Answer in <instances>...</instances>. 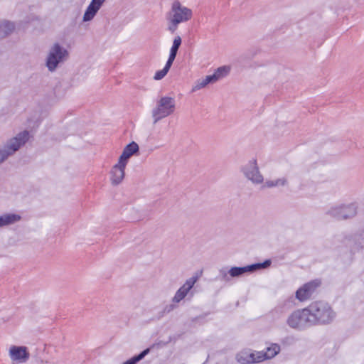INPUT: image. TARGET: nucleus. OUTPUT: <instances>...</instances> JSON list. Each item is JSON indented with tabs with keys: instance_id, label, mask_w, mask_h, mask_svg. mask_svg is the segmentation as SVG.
Segmentation results:
<instances>
[{
	"instance_id": "f257e3e1",
	"label": "nucleus",
	"mask_w": 364,
	"mask_h": 364,
	"mask_svg": "<svg viewBox=\"0 0 364 364\" xmlns=\"http://www.w3.org/2000/svg\"><path fill=\"white\" fill-rule=\"evenodd\" d=\"M306 308L313 326L328 324L336 316L331 307L324 301H314Z\"/></svg>"
},
{
	"instance_id": "f03ea898",
	"label": "nucleus",
	"mask_w": 364,
	"mask_h": 364,
	"mask_svg": "<svg viewBox=\"0 0 364 364\" xmlns=\"http://www.w3.org/2000/svg\"><path fill=\"white\" fill-rule=\"evenodd\" d=\"M271 264L269 259L265 260L262 263H255L245 267H233L228 271L225 269H221L219 271V277L220 280L224 282H229L231 277H237L247 272H253L257 269H264Z\"/></svg>"
},
{
	"instance_id": "7ed1b4c3",
	"label": "nucleus",
	"mask_w": 364,
	"mask_h": 364,
	"mask_svg": "<svg viewBox=\"0 0 364 364\" xmlns=\"http://www.w3.org/2000/svg\"><path fill=\"white\" fill-rule=\"evenodd\" d=\"M280 351V346L278 344H272L267 348L265 352H244L237 355L238 361L242 363H250L263 361L265 359H270L274 357Z\"/></svg>"
},
{
	"instance_id": "20e7f679",
	"label": "nucleus",
	"mask_w": 364,
	"mask_h": 364,
	"mask_svg": "<svg viewBox=\"0 0 364 364\" xmlns=\"http://www.w3.org/2000/svg\"><path fill=\"white\" fill-rule=\"evenodd\" d=\"M176 109V100L173 97L164 96L156 102V106L151 112L154 124L171 115Z\"/></svg>"
},
{
	"instance_id": "39448f33",
	"label": "nucleus",
	"mask_w": 364,
	"mask_h": 364,
	"mask_svg": "<svg viewBox=\"0 0 364 364\" xmlns=\"http://www.w3.org/2000/svg\"><path fill=\"white\" fill-rule=\"evenodd\" d=\"M68 51L58 43H54L48 53L46 65L50 72L56 70L60 63H63L68 58Z\"/></svg>"
},
{
	"instance_id": "423d86ee",
	"label": "nucleus",
	"mask_w": 364,
	"mask_h": 364,
	"mask_svg": "<svg viewBox=\"0 0 364 364\" xmlns=\"http://www.w3.org/2000/svg\"><path fill=\"white\" fill-rule=\"evenodd\" d=\"M29 132L23 131L11 139L6 145L0 148V164L13 155L20 147L28 140Z\"/></svg>"
},
{
	"instance_id": "0eeeda50",
	"label": "nucleus",
	"mask_w": 364,
	"mask_h": 364,
	"mask_svg": "<svg viewBox=\"0 0 364 364\" xmlns=\"http://www.w3.org/2000/svg\"><path fill=\"white\" fill-rule=\"evenodd\" d=\"M287 323L290 328L299 330L313 326L307 308L292 312L287 318Z\"/></svg>"
},
{
	"instance_id": "6e6552de",
	"label": "nucleus",
	"mask_w": 364,
	"mask_h": 364,
	"mask_svg": "<svg viewBox=\"0 0 364 364\" xmlns=\"http://www.w3.org/2000/svg\"><path fill=\"white\" fill-rule=\"evenodd\" d=\"M167 17L173 20L176 23H183L188 21L192 17V11L185 6H183L179 1H174L171 9L166 15Z\"/></svg>"
},
{
	"instance_id": "1a4fd4ad",
	"label": "nucleus",
	"mask_w": 364,
	"mask_h": 364,
	"mask_svg": "<svg viewBox=\"0 0 364 364\" xmlns=\"http://www.w3.org/2000/svg\"><path fill=\"white\" fill-rule=\"evenodd\" d=\"M242 171L245 177L255 184H260L264 181L263 176L259 172L257 160L255 159L250 160L242 166Z\"/></svg>"
},
{
	"instance_id": "9d476101",
	"label": "nucleus",
	"mask_w": 364,
	"mask_h": 364,
	"mask_svg": "<svg viewBox=\"0 0 364 364\" xmlns=\"http://www.w3.org/2000/svg\"><path fill=\"white\" fill-rule=\"evenodd\" d=\"M328 213L338 220L350 218L356 215L357 207L355 204L333 207L329 210Z\"/></svg>"
},
{
	"instance_id": "9b49d317",
	"label": "nucleus",
	"mask_w": 364,
	"mask_h": 364,
	"mask_svg": "<svg viewBox=\"0 0 364 364\" xmlns=\"http://www.w3.org/2000/svg\"><path fill=\"white\" fill-rule=\"evenodd\" d=\"M320 284L321 282L318 280H313L304 284L296 291V298L300 301L309 299Z\"/></svg>"
},
{
	"instance_id": "f8f14e48",
	"label": "nucleus",
	"mask_w": 364,
	"mask_h": 364,
	"mask_svg": "<svg viewBox=\"0 0 364 364\" xmlns=\"http://www.w3.org/2000/svg\"><path fill=\"white\" fill-rule=\"evenodd\" d=\"M9 355L11 360L18 363H25L29 358L30 354L26 346H11Z\"/></svg>"
},
{
	"instance_id": "ddd939ff",
	"label": "nucleus",
	"mask_w": 364,
	"mask_h": 364,
	"mask_svg": "<svg viewBox=\"0 0 364 364\" xmlns=\"http://www.w3.org/2000/svg\"><path fill=\"white\" fill-rule=\"evenodd\" d=\"M198 280L197 277H192L188 279L186 282L177 290L172 299L173 303H179L182 301L193 287Z\"/></svg>"
},
{
	"instance_id": "4468645a",
	"label": "nucleus",
	"mask_w": 364,
	"mask_h": 364,
	"mask_svg": "<svg viewBox=\"0 0 364 364\" xmlns=\"http://www.w3.org/2000/svg\"><path fill=\"white\" fill-rule=\"evenodd\" d=\"M127 164L118 161V163L115 164L110 171V180L112 184L119 185L124 178V169Z\"/></svg>"
},
{
	"instance_id": "2eb2a0df",
	"label": "nucleus",
	"mask_w": 364,
	"mask_h": 364,
	"mask_svg": "<svg viewBox=\"0 0 364 364\" xmlns=\"http://www.w3.org/2000/svg\"><path fill=\"white\" fill-rule=\"evenodd\" d=\"M139 150V146L138 144L132 141L127 144L123 151L121 156H119V161L121 162H123L126 164H127L128 159L136 151Z\"/></svg>"
},
{
	"instance_id": "dca6fc26",
	"label": "nucleus",
	"mask_w": 364,
	"mask_h": 364,
	"mask_svg": "<svg viewBox=\"0 0 364 364\" xmlns=\"http://www.w3.org/2000/svg\"><path fill=\"white\" fill-rule=\"evenodd\" d=\"M101 6L102 4H100V3H98L96 0H92L85 10L83 16V21H91L95 17Z\"/></svg>"
},
{
	"instance_id": "f3484780",
	"label": "nucleus",
	"mask_w": 364,
	"mask_h": 364,
	"mask_svg": "<svg viewBox=\"0 0 364 364\" xmlns=\"http://www.w3.org/2000/svg\"><path fill=\"white\" fill-rule=\"evenodd\" d=\"M21 219V215L16 213H6L0 215V228L14 224Z\"/></svg>"
},
{
	"instance_id": "a211bd4d",
	"label": "nucleus",
	"mask_w": 364,
	"mask_h": 364,
	"mask_svg": "<svg viewBox=\"0 0 364 364\" xmlns=\"http://www.w3.org/2000/svg\"><path fill=\"white\" fill-rule=\"evenodd\" d=\"M181 38L179 36L174 38L172 46L170 49L169 56L167 60V62H169L171 64H173V62L176 57L178 50L181 45Z\"/></svg>"
},
{
	"instance_id": "6ab92c4d",
	"label": "nucleus",
	"mask_w": 364,
	"mask_h": 364,
	"mask_svg": "<svg viewBox=\"0 0 364 364\" xmlns=\"http://www.w3.org/2000/svg\"><path fill=\"white\" fill-rule=\"evenodd\" d=\"M14 29L15 26L14 23L7 21L0 22V38L9 36Z\"/></svg>"
},
{
	"instance_id": "aec40b11",
	"label": "nucleus",
	"mask_w": 364,
	"mask_h": 364,
	"mask_svg": "<svg viewBox=\"0 0 364 364\" xmlns=\"http://www.w3.org/2000/svg\"><path fill=\"white\" fill-rule=\"evenodd\" d=\"M215 77L213 76V75H207L205 78L199 80L196 82V85L193 86L192 90L195 92L196 90H199L210 83L215 82Z\"/></svg>"
},
{
	"instance_id": "412c9836",
	"label": "nucleus",
	"mask_w": 364,
	"mask_h": 364,
	"mask_svg": "<svg viewBox=\"0 0 364 364\" xmlns=\"http://www.w3.org/2000/svg\"><path fill=\"white\" fill-rule=\"evenodd\" d=\"M287 183L286 178H277L275 180H267L263 185L264 188H273L277 186H284Z\"/></svg>"
},
{
	"instance_id": "4be33fe9",
	"label": "nucleus",
	"mask_w": 364,
	"mask_h": 364,
	"mask_svg": "<svg viewBox=\"0 0 364 364\" xmlns=\"http://www.w3.org/2000/svg\"><path fill=\"white\" fill-rule=\"evenodd\" d=\"M230 68L228 66H221L216 69L213 74L215 76V81L217 82L220 79L227 76L230 73Z\"/></svg>"
},
{
	"instance_id": "5701e85b",
	"label": "nucleus",
	"mask_w": 364,
	"mask_h": 364,
	"mask_svg": "<svg viewBox=\"0 0 364 364\" xmlns=\"http://www.w3.org/2000/svg\"><path fill=\"white\" fill-rule=\"evenodd\" d=\"M171 65H172V64H171L169 62L166 61V63L164 68L162 70H158L156 72V73L154 76V79L155 80H160L163 79L168 73Z\"/></svg>"
},
{
	"instance_id": "b1692460",
	"label": "nucleus",
	"mask_w": 364,
	"mask_h": 364,
	"mask_svg": "<svg viewBox=\"0 0 364 364\" xmlns=\"http://www.w3.org/2000/svg\"><path fill=\"white\" fill-rule=\"evenodd\" d=\"M149 353V348H146L141 352L139 355H135L129 360L124 362L123 364H136L137 362L142 360Z\"/></svg>"
},
{
	"instance_id": "393cba45",
	"label": "nucleus",
	"mask_w": 364,
	"mask_h": 364,
	"mask_svg": "<svg viewBox=\"0 0 364 364\" xmlns=\"http://www.w3.org/2000/svg\"><path fill=\"white\" fill-rule=\"evenodd\" d=\"M166 19L168 21V30L172 33H174L178 28V23H176L173 20L166 16Z\"/></svg>"
},
{
	"instance_id": "a878e982",
	"label": "nucleus",
	"mask_w": 364,
	"mask_h": 364,
	"mask_svg": "<svg viewBox=\"0 0 364 364\" xmlns=\"http://www.w3.org/2000/svg\"><path fill=\"white\" fill-rule=\"evenodd\" d=\"M174 307L175 306L173 304H170V305L166 306L163 311L164 314L169 313L174 309Z\"/></svg>"
},
{
	"instance_id": "bb28decb",
	"label": "nucleus",
	"mask_w": 364,
	"mask_h": 364,
	"mask_svg": "<svg viewBox=\"0 0 364 364\" xmlns=\"http://www.w3.org/2000/svg\"><path fill=\"white\" fill-rule=\"evenodd\" d=\"M98 3H100V4H103V3L105 1V0H96Z\"/></svg>"
}]
</instances>
